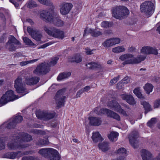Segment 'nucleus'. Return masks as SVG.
Wrapping results in <instances>:
<instances>
[{"mask_svg": "<svg viewBox=\"0 0 160 160\" xmlns=\"http://www.w3.org/2000/svg\"><path fill=\"white\" fill-rule=\"evenodd\" d=\"M19 96L15 95L13 91H8L1 98V106L3 105L8 102L12 101L21 97L28 92V91H17Z\"/></svg>", "mask_w": 160, "mask_h": 160, "instance_id": "1", "label": "nucleus"}, {"mask_svg": "<svg viewBox=\"0 0 160 160\" xmlns=\"http://www.w3.org/2000/svg\"><path fill=\"white\" fill-rule=\"evenodd\" d=\"M133 55L131 54H125L122 55L119 57V59L122 61V64L125 65L130 64H138L143 61L146 58V57L139 55L137 57L133 58Z\"/></svg>", "mask_w": 160, "mask_h": 160, "instance_id": "2", "label": "nucleus"}, {"mask_svg": "<svg viewBox=\"0 0 160 160\" xmlns=\"http://www.w3.org/2000/svg\"><path fill=\"white\" fill-rule=\"evenodd\" d=\"M112 16L116 18L121 20L128 17L129 10L125 6H119L113 7L112 9Z\"/></svg>", "mask_w": 160, "mask_h": 160, "instance_id": "3", "label": "nucleus"}, {"mask_svg": "<svg viewBox=\"0 0 160 160\" xmlns=\"http://www.w3.org/2000/svg\"><path fill=\"white\" fill-rule=\"evenodd\" d=\"M43 29L49 35L59 39H62L64 37V32L54 27L48 28L44 26Z\"/></svg>", "mask_w": 160, "mask_h": 160, "instance_id": "4", "label": "nucleus"}, {"mask_svg": "<svg viewBox=\"0 0 160 160\" xmlns=\"http://www.w3.org/2000/svg\"><path fill=\"white\" fill-rule=\"evenodd\" d=\"M65 91H58L55 96L54 98L55 100L57 109L64 106V105L65 99L66 98Z\"/></svg>", "mask_w": 160, "mask_h": 160, "instance_id": "5", "label": "nucleus"}, {"mask_svg": "<svg viewBox=\"0 0 160 160\" xmlns=\"http://www.w3.org/2000/svg\"><path fill=\"white\" fill-rule=\"evenodd\" d=\"M153 6V3L151 1H145L141 4L140 9L147 17H149L152 13Z\"/></svg>", "mask_w": 160, "mask_h": 160, "instance_id": "6", "label": "nucleus"}, {"mask_svg": "<svg viewBox=\"0 0 160 160\" xmlns=\"http://www.w3.org/2000/svg\"><path fill=\"white\" fill-rule=\"evenodd\" d=\"M21 45L20 42L13 36H11L8 38V40L6 43V48L10 52H13L16 49L15 45Z\"/></svg>", "mask_w": 160, "mask_h": 160, "instance_id": "7", "label": "nucleus"}, {"mask_svg": "<svg viewBox=\"0 0 160 160\" xmlns=\"http://www.w3.org/2000/svg\"><path fill=\"white\" fill-rule=\"evenodd\" d=\"M50 70L48 64L42 63L38 66L33 71V73L37 75L46 74Z\"/></svg>", "mask_w": 160, "mask_h": 160, "instance_id": "8", "label": "nucleus"}, {"mask_svg": "<svg viewBox=\"0 0 160 160\" xmlns=\"http://www.w3.org/2000/svg\"><path fill=\"white\" fill-rule=\"evenodd\" d=\"M13 140L10 142L8 143L7 146L9 149L14 150L18 148H24L28 147L27 145L21 144L19 142L17 136H14Z\"/></svg>", "mask_w": 160, "mask_h": 160, "instance_id": "9", "label": "nucleus"}, {"mask_svg": "<svg viewBox=\"0 0 160 160\" xmlns=\"http://www.w3.org/2000/svg\"><path fill=\"white\" fill-rule=\"evenodd\" d=\"M139 137L138 133L136 131H133L129 136L130 144L134 148H137L138 146V141L137 138Z\"/></svg>", "mask_w": 160, "mask_h": 160, "instance_id": "10", "label": "nucleus"}, {"mask_svg": "<svg viewBox=\"0 0 160 160\" xmlns=\"http://www.w3.org/2000/svg\"><path fill=\"white\" fill-rule=\"evenodd\" d=\"M27 30L29 35L35 40L37 41H41L42 35L39 31L29 27H28Z\"/></svg>", "mask_w": 160, "mask_h": 160, "instance_id": "11", "label": "nucleus"}, {"mask_svg": "<svg viewBox=\"0 0 160 160\" xmlns=\"http://www.w3.org/2000/svg\"><path fill=\"white\" fill-rule=\"evenodd\" d=\"M56 113L54 112H41L37 115L38 118L43 120H49L53 118L55 116Z\"/></svg>", "mask_w": 160, "mask_h": 160, "instance_id": "12", "label": "nucleus"}, {"mask_svg": "<svg viewBox=\"0 0 160 160\" xmlns=\"http://www.w3.org/2000/svg\"><path fill=\"white\" fill-rule=\"evenodd\" d=\"M40 18L45 21L46 22H52L53 17L52 12L47 10L42 11L40 14Z\"/></svg>", "mask_w": 160, "mask_h": 160, "instance_id": "13", "label": "nucleus"}, {"mask_svg": "<svg viewBox=\"0 0 160 160\" xmlns=\"http://www.w3.org/2000/svg\"><path fill=\"white\" fill-rule=\"evenodd\" d=\"M73 6L72 4L67 2H62L60 6V12L62 15L68 14Z\"/></svg>", "mask_w": 160, "mask_h": 160, "instance_id": "14", "label": "nucleus"}, {"mask_svg": "<svg viewBox=\"0 0 160 160\" xmlns=\"http://www.w3.org/2000/svg\"><path fill=\"white\" fill-rule=\"evenodd\" d=\"M100 112L102 113L106 112L108 116L118 121H119L121 120L120 116L118 114L109 109H101Z\"/></svg>", "mask_w": 160, "mask_h": 160, "instance_id": "15", "label": "nucleus"}, {"mask_svg": "<svg viewBox=\"0 0 160 160\" xmlns=\"http://www.w3.org/2000/svg\"><path fill=\"white\" fill-rule=\"evenodd\" d=\"M22 79L20 77H18L15 81L14 87L16 89V90H25L26 85L23 84L22 82Z\"/></svg>", "mask_w": 160, "mask_h": 160, "instance_id": "16", "label": "nucleus"}, {"mask_svg": "<svg viewBox=\"0 0 160 160\" xmlns=\"http://www.w3.org/2000/svg\"><path fill=\"white\" fill-rule=\"evenodd\" d=\"M121 97L130 105H134L136 103L134 98L131 95L122 94L121 95Z\"/></svg>", "mask_w": 160, "mask_h": 160, "instance_id": "17", "label": "nucleus"}, {"mask_svg": "<svg viewBox=\"0 0 160 160\" xmlns=\"http://www.w3.org/2000/svg\"><path fill=\"white\" fill-rule=\"evenodd\" d=\"M17 137L19 142H28L32 140L31 136L26 133H20Z\"/></svg>", "mask_w": 160, "mask_h": 160, "instance_id": "18", "label": "nucleus"}, {"mask_svg": "<svg viewBox=\"0 0 160 160\" xmlns=\"http://www.w3.org/2000/svg\"><path fill=\"white\" fill-rule=\"evenodd\" d=\"M54 149L52 148H44L41 149L38 151V153L46 158L50 157L51 153Z\"/></svg>", "mask_w": 160, "mask_h": 160, "instance_id": "19", "label": "nucleus"}, {"mask_svg": "<svg viewBox=\"0 0 160 160\" xmlns=\"http://www.w3.org/2000/svg\"><path fill=\"white\" fill-rule=\"evenodd\" d=\"M143 160H154L151 153L145 149H142L140 151Z\"/></svg>", "mask_w": 160, "mask_h": 160, "instance_id": "20", "label": "nucleus"}, {"mask_svg": "<svg viewBox=\"0 0 160 160\" xmlns=\"http://www.w3.org/2000/svg\"><path fill=\"white\" fill-rule=\"evenodd\" d=\"M39 80L40 78L38 77H28L26 78L25 82L27 85H32L37 84L39 82Z\"/></svg>", "mask_w": 160, "mask_h": 160, "instance_id": "21", "label": "nucleus"}, {"mask_svg": "<svg viewBox=\"0 0 160 160\" xmlns=\"http://www.w3.org/2000/svg\"><path fill=\"white\" fill-rule=\"evenodd\" d=\"M88 119L89 120V123L91 125L99 126L101 124L102 122L100 118L98 117H91Z\"/></svg>", "mask_w": 160, "mask_h": 160, "instance_id": "22", "label": "nucleus"}, {"mask_svg": "<svg viewBox=\"0 0 160 160\" xmlns=\"http://www.w3.org/2000/svg\"><path fill=\"white\" fill-rule=\"evenodd\" d=\"M92 138L93 142L95 143L103 140V139L98 132H93L92 133Z\"/></svg>", "mask_w": 160, "mask_h": 160, "instance_id": "23", "label": "nucleus"}, {"mask_svg": "<svg viewBox=\"0 0 160 160\" xmlns=\"http://www.w3.org/2000/svg\"><path fill=\"white\" fill-rule=\"evenodd\" d=\"M20 152H8L3 155L2 156V158H8L14 159L18 156V154L21 153Z\"/></svg>", "mask_w": 160, "mask_h": 160, "instance_id": "24", "label": "nucleus"}, {"mask_svg": "<svg viewBox=\"0 0 160 160\" xmlns=\"http://www.w3.org/2000/svg\"><path fill=\"white\" fill-rule=\"evenodd\" d=\"M51 23L58 27L62 26L64 24V22L60 19L59 17H54Z\"/></svg>", "mask_w": 160, "mask_h": 160, "instance_id": "25", "label": "nucleus"}, {"mask_svg": "<svg viewBox=\"0 0 160 160\" xmlns=\"http://www.w3.org/2000/svg\"><path fill=\"white\" fill-rule=\"evenodd\" d=\"M48 158L50 160H59L60 157L57 151L54 149Z\"/></svg>", "mask_w": 160, "mask_h": 160, "instance_id": "26", "label": "nucleus"}, {"mask_svg": "<svg viewBox=\"0 0 160 160\" xmlns=\"http://www.w3.org/2000/svg\"><path fill=\"white\" fill-rule=\"evenodd\" d=\"M120 105L115 100H114L109 102L108 104V107L115 111H116V109H117V108H118V106Z\"/></svg>", "mask_w": 160, "mask_h": 160, "instance_id": "27", "label": "nucleus"}, {"mask_svg": "<svg viewBox=\"0 0 160 160\" xmlns=\"http://www.w3.org/2000/svg\"><path fill=\"white\" fill-rule=\"evenodd\" d=\"M71 73L70 72L61 73L58 76L57 80L58 81H60L63 79L67 78L71 76Z\"/></svg>", "mask_w": 160, "mask_h": 160, "instance_id": "28", "label": "nucleus"}, {"mask_svg": "<svg viewBox=\"0 0 160 160\" xmlns=\"http://www.w3.org/2000/svg\"><path fill=\"white\" fill-rule=\"evenodd\" d=\"M98 146L99 148L103 152H106L109 149L108 143L107 142H104L102 143H99Z\"/></svg>", "mask_w": 160, "mask_h": 160, "instance_id": "29", "label": "nucleus"}, {"mask_svg": "<svg viewBox=\"0 0 160 160\" xmlns=\"http://www.w3.org/2000/svg\"><path fill=\"white\" fill-rule=\"evenodd\" d=\"M82 61V57L79 54H77L74 55L71 58V61L78 63Z\"/></svg>", "mask_w": 160, "mask_h": 160, "instance_id": "30", "label": "nucleus"}, {"mask_svg": "<svg viewBox=\"0 0 160 160\" xmlns=\"http://www.w3.org/2000/svg\"><path fill=\"white\" fill-rule=\"evenodd\" d=\"M87 68L90 69H94L97 68H99L100 65L94 62H90L86 64Z\"/></svg>", "mask_w": 160, "mask_h": 160, "instance_id": "31", "label": "nucleus"}, {"mask_svg": "<svg viewBox=\"0 0 160 160\" xmlns=\"http://www.w3.org/2000/svg\"><path fill=\"white\" fill-rule=\"evenodd\" d=\"M88 33H90L92 36L94 37H98L102 35V32L98 31L95 29L92 30L91 29H90L88 30Z\"/></svg>", "mask_w": 160, "mask_h": 160, "instance_id": "32", "label": "nucleus"}, {"mask_svg": "<svg viewBox=\"0 0 160 160\" xmlns=\"http://www.w3.org/2000/svg\"><path fill=\"white\" fill-rule=\"evenodd\" d=\"M141 104L143 105L145 109V113L146 114L150 110L151 106L148 102L145 101L141 102Z\"/></svg>", "mask_w": 160, "mask_h": 160, "instance_id": "33", "label": "nucleus"}, {"mask_svg": "<svg viewBox=\"0 0 160 160\" xmlns=\"http://www.w3.org/2000/svg\"><path fill=\"white\" fill-rule=\"evenodd\" d=\"M6 124L7 125V126H6L7 128L10 129L15 128L17 124L12 119L10 120L8 122L6 123Z\"/></svg>", "mask_w": 160, "mask_h": 160, "instance_id": "34", "label": "nucleus"}, {"mask_svg": "<svg viewBox=\"0 0 160 160\" xmlns=\"http://www.w3.org/2000/svg\"><path fill=\"white\" fill-rule=\"evenodd\" d=\"M49 142L48 139L44 140L43 139H39L36 142V144L38 145L46 146L48 144Z\"/></svg>", "mask_w": 160, "mask_h": 160, "instance_id": "35", "label": "nucleus"}, {"mask_svg": "<svg viewBox=\"0 0 160 160\" xmlns=\"http://www.w3.org/2000/svg\"><path fill=\"white\" fill-rule=\"evenodd\" d=\"M125 48L122 46H119L113 48L112 49V51L116 53H119L124 51Z\"/></svg>", "mask_w": 160, "mask_h": 160, "instance_id": "36", "label": "nucleus"}, {"mask_svg": "<svg viewBox=\"0 0 160 160\" xmlns=\"http://www.w3.org/2000/svg\"><path fill=\"white\" fill-rule=\"evenodd\" d=\"M118 133L116 132H112L108 135V137L110 140L113 141L118 136Z\"/></svg>", "mask_w": 160, "mask_h": 160, "instance_id": "37", "label": "nucleus"}, {"mask_svg": "<svg viewBox=\"0 0 160 160\" xmlns=\"http://www.w3.org/2000/svg\"><path fill=\"white\" fill-rule=\"evenodd\" d=\"M151 48V47L148 46L143 47L141 50V52L145 54H150Z\"/></svg>", "mask_w": 160, "mask_h": 160, "instance_id": "38", "label": "nucleus"}, {"mask_svg": "<svg viewBox=\"0 0 160 160\" xmlns=\"http://www.w3.org/2000/svg\"><path fill=\"white\" fill-rule=\"evenodd\" d=\"M24 42L26 44L29 46H36L32 41L27 37H24L23 38Z\"/></svg>", "mask_w": 160, "mask_h": 160, "instance_id": "39", "label": "nucleus"}, {"mask_svg": "<svg viewBox=\"0 0 160 160\" xmlns=\"http://www.w3.org/2000/svg\"><path fill=\"white\" fill-rule=\"evenodd\" d=\"M111 38L108 39L102 43V45L105 47L108 48L113 46Z\"/></svg>", "mask_w": 160, "mask_h": 160, "instance_id": "40", "label": "nucleus"}, {"mask_svg": "<svg viewBox=\"0 0 160 160\" xmlns=\"http://www.w3.org/2000/svg\"><path fill=\"white\" fill-rule=\"evenodd\" d=\"M37 6L36 2L32 0H30L27 3V7L29 8H32Z\"/></svg>", "mask_w": 160, "mask_h": 160, "instance_id": "41", "label": "nucleus"}, {"mask_svg": "<svg viewBox=\"0 0 160 160\" xmlns=\"http://www.w3.org/2000/svg\"><path fill=\"white\" fill-rule=\"evenodd\" d=\"M157 122L156 118H152L147 122V124L148 126L152 128Z\"/></svg>", "mask_w": 160, "mask_h": 160, "instance_id": "42", "label": "nucleus"}, {"mask_svg": "<svg viewBox=\"0 0 160 160\" xmlns=\"http://www.w3.org/2000/svg\"><path fill=\"white\" fill-rule=\"evenodd\" d=\"M118 108H117V109H116V111L119 112L125 117L127 116L128 114L122 108L121 106L120 105L118 106Z\"/></svg>", "mask_w": 160, "mask_h": 160, "instance_id": "43", "label": "nucleus"}, {"mask_svg": "<svg viewBox=\"0 0 160 160\" xmlns=\"http://www.w3.org/2000/svg\"><path fill=\"white\" fill-rule=\"evenodd\" d=\"M38 1L41 3L47 6H51L52 5V3L50 0H38Z\"/></svg>", "mask_w": 160, "mask_h": 160, "instance_id": "44", "label": "nucleus"}, {"mask_svg": "<svg viewBox=\"0 0 160 160\" xmlns=\"http://www.w3.org/2000/svg\"><path fill=\"white\" fill-rule=\"evenodd\" d=\"M12 119L17 124L21 122L22 121L23 118L22 116L18 115L16 116Z\"/></svg>", "mask_w": 160, "mask_h": 160, "instance_id": "45", "label": "nucleus"}, {"mask_svg": "<svg viewBox=\"0 0 160 160\" xmlns=\"http://www.w3.org/2000/svg\"><path fill=\"white\" fill-rule=\"evenodd\" d=\"M38 59H36L30 61L22 62L20 63V65L21 66H25L29 63H33L38 61Z\"/></svg>", "mask_w": 160, "mask_h": 160, "instance_id": "46", "label": "nucleus"}, {"mask_svg": "<svg viewBox=\"0 0 160 160\" xmlns=\"http://www.w3.org/2000/svg\"><path fill=\"white\" fill-rule=\"evenodd\" d=\"M59 59V58L58 57H56L52 59V60L49 62V64H48V66H53L55 65Z\"/></svg>", "mask_w": 160, "mask_h": 160, "instance_id": "47", "label": "nucleus"}, {"mask_svg": "<svg viewBox=\"0 0 160 160\" xmlns=\"http://www.w3.org/2000/svg\"><path fill=\"white\" fill-rule=\"evenodd\" d=\"M153 88V85L149 83H147L143 87L144 90H152Z\"/></svg>", "mask_w": 160, "mask_h": 160, "instance_id": "48", "label": "nucleus"}, {"mask_svg": "<svg viewBox=\"0 0 160 160\" xmlns=\"http://www.w3.org/2000/svg\"><path fill=\"white\" fill-rule=\"evenodd\" d=\"M117 152L120 155H123L124 156L126 153V150L124 148H120L117 151Z\"/></svg>", "mask_w": 160, "mask_h": 160, "instance_id": "49", "label": "nucleus"}, {"mask_svg": "<svg viewBox=\"0 0 160 160\" xmlns=\"http://www.w3.org/2000/svg\"><path fill=\"white\" fill-rule=\"evenodd\" d=\"M110 23L106 21L102 22L101 24V26L105 28H108L110 27Z\"/></svg>", "mask_w": 160, "mask_h": 160, "instance_id": "50", "label": "nucleus"}, {"mask_svg": "<svg viewBox=\"0 0 160 160\" xmlns=\"http://www.w3.org/2000/svg\"><path fill=\"white\" fill-rule=\"evenodd\" d=\"M111 40L112 43V45H115L119 43L120 42V40L119 38H111Z\"/></svg>", "mask_w": 160, "mask_h": 160, "instance_id": "51", "label": "nucleus"}, {"mask_svg": "<svg viewBox=\"0 0 160 160\" xmlns=\"http://www.w3.org/2000/svg\"><path fill=\"white\" fill-rule=\"evenodd\" d=\"M133 92L139 98H143L144 97L142 95L140 91H133Z\"/></svg>", "mask_w": 160, "mask_h": 160, "instance_id": "52", "label": "nucleus"}, {"mask_svg": "<svg viewBox=\"0 0 160 160\" xmlns=\"http://www.w3.org/2000/svg\"><path fill=\"white\" fill-rule=\"evenodd\" d=\"M131 78L128 76H126L122 79L121 81L123 84H127L129 83L130 80Z\"/></svg>", "mask_w": 160, "mask_h": 160, "instance_id": "53", "label": "nucleus"}, {"mask_svg": "<svg viewBox=\"0 0 160 160\" xmlns=\"http://www.w3.org/2000/svg\"><path fill=\"white\" fill-rule=\"evenodd\" d=\"M123 88L124 84L121 81L119 82L117 84L116 88L118 89H121Z\"/></svg>", "mask_w": 160, "mask_h": 160, "instance_id": "54", "label": "nucleus"}, {"mask_svg": "<svg viewBox=\"0 0 160 160\" xmlns=\"http://www.w3.org/2000/svg\"><path fill=\"white\" fill-rule=\"evenodd\" d=\"M1 21H2V26L3 27V28H4V27L6 24V19L3 14L1 13Z\"/></svg>", "mask_w": 160, "mask_h": 160, "instance_id": "55", "label": "nucleus"}, {"mask_svg": "<svg viewBox=\"0 0 160 160\" xmlns=\"http://www.w3.org/2000/svg\"><path fill=\"white\" fill-rule=\"evenodd\" d=\"M120 77V76L118 75L117 77L114 78L110 81V83L112 85L116 83L119 80Z\"/></svg>", "mask_w": 160, "mask_h": 160, "instance_id": "56", "label": "nucleus"}, {"mask_svg": "<svg viewBox=\"0 0 160 160\" xmlns=\"http://www.w3.org/2000/svg\"><path fill=\"white\" fill-rule=\"evenodd\" d=\"M54 42H50L48 43H45L43 45H42L40 47H38V49L40 48H45L46 47L52 45V44Z\"/></svg>", "mask_w": 160, "mask_h": 160, "instance_id": "57", "label": "nucleus"}, {"mask_svg": "<svg viewBox=\"0 0 160 160\" xmlns=\"http://www.w3.org/2000/svg\"><path fill=\"white\" fill-rule=\"evenodd\" d=\"M59 86L58 85L53 84L49 88V90H52L54 89H56L57 90L58 89V90H64L63 89H59V88H58V87Z\"/></svg>", "mask_w": 160, "mask_h": 160, "instance_id": "58", "label": "nucleus"}, {"mask_svg": "<svg viewBox=\"0 0 160 160\" xmlns=\"http://www.w3.org/2000/svg\"><path fill=\"white\" fill-rule=\"evenodd\" d=\"M150 54L157 55L158 54V50L154 48L151 47L150 51Z\"/></svg>", "mask_w": 160, "mask_h": 160, "instance_id": "59", "label": "nucleus"}, {"mask_svg": "<svg viewBox=\"0 0 160 160\" xmlns=\"http://www.w3.org/2000/svg\"><path fill=\"white\" fill-rule=\"evenodd\" d=\"M160 106V99L156 100L154 102V107L155 108H157Z\"/></svg>", "mask_w": 160, "mask_h": 160, "instance_id": "60", "label": "nucleus"}, {"mask_svg": "<svg viewBox=\"0 0 160 160\" xmlns=\"http://www.w3.org/2000/svg\"><path fill=\"white\" fill-rule=\"evenodd\" d=\"M86 53L87 55H91L93 53L92 52L93 50H91L90 48H85Z\"/></svg>", "mask_w": 160, "mask_h": 160, "instance_id": "61", "label": "nucleus"}, {"mask_svg": "<svg viewBox=\"0 0 160 160\" xmlns=\"http://www.w3.org/2000/svg\"><path fill=\"white\" fill-rule=\"evenodd\" d=\"M7 36L6 33L3 34L1 38V42H3L6 41Z\"/></svg>", "mask_w": 160, "mask_h": 160, "instance_id": "62", "label": "nucleus"}, {"mask_svg": "<svg viewBox=\"0 0 160 160\" xmlns=\"http://www.w3.org/2000/svg\"><path fill=\"white\" fill-rule=\"evenodd\" d=\"M22 160H34V158L32 156L24 157L22 159Z\"/></svg>", "mask_w": 160, "mask_h": 160, "instance_id": "63", "label": "nucleus"}, {"mask_svg": "<svg viewBox=\"0 0 160 160\" xmlns=\"http://www.w3.org/2000/svg\"><path fill=\"white\" fill-rule=\"evenodd\" d=\"M9 1L14 5V6L16 8H18L19 6V4L16 1L14 0H9Z\"/></svg>", "mask_w": 160, "mask_h": 160, "instance_id": "64", "label": "nucleus"}]
</instances>
